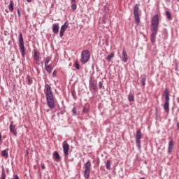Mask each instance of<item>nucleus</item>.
<instances>
[{
	"instance_id": "nucleus-1",
	"label": "nucleus",
	"mask_w": 179,
	"mask_h": 179,
	"mask_svg": "<svg viewBox=\"0 0 179 179\" xmlns=\"http://www.w3.org/2000/svg\"><path fill=\"white\" fill-rule=\"evenodd\" d=\"M159 15H155L151 20L150 41L152 44L156 43V36H157V31H159Z\"/></svg>"
},
{
	"instance_id": "nucleus-2",
	"label": "nucleus",
	"mask_w": 179,
	"mask_h": 179,
	"mask_svg": "<svg viewBox=\"0 0 179 179\" xmlns=\"http://www.w3.org/2000/svg\"><path fill=\"white\" fill-rule=\"evenodd\" d=\"M45 90L48 106L49 108H54V107H55V99L54 98V94H52L51 86L48 84H45Z\"/></svg>"
},
{
	"instance_id": "nucleus-3",
	"label": "nucleus",
	"mask_w": 179,
	"mask_h": 179,
	"mask_svg": "<svg viewBox=\"0 0 179 179\" xmlns=\"http://www.w3.org/2000/svg\"><path fill=\"white\" fill-rule=\"evenodd\" d=\"M19 48L22 57L24 58L26 57V48H24V41H23V34L22 33H20L19 36Z\"/></svg>"
},
{
	"instance_id": "nucleus-4",
	"label": "nucleus",
	"mask_w": 179,
	"mask_h": 179,
	"mask_svg": "<svg viewBox=\"0 0 179 179\" xmlns=\"http://www.w3.org/2000/svg\"><path fill=\"white\" fill-rule=\"evenodd\" d=\"M141 4H135L134 6V20L136 21V26L139 25L141 23V17H139V6Z\"/></svg>"
},
{
	"instance_id": "nucleus-5",
	"label": "nucleus",
	"mask_w": 179,
	"mask_h": 179,
	"mask_svg": "<svg viewBox=\"0 0 179 179\" xmlns=\"http://www.w3.org/2000/svg\"><path fill=\"white\" fill-rule=\"evenodd\" d=\"M90 59V51L86 50H83L81 53L80 62L83 64H87Z\"/></svg>"
},
{
	"instance_id": "nucleus-6",
	"label": "nucleus",
	"mask_w": 179,
	"mask_h": 179,
	"mask_svg": "<svg viewBox=\"0 0 179 179\" xmlns=\"http://www.w3.org/2000/svg\"><path fill=\"white\" fill-rule=\"evenodd\" d=\"M90 167H92V162H90V160H88L85 164H84V177L85 178H89L90 176Z\"/></svg>"
},
{
	"instance_id": "nucleus-7",
	"label": "nucleus",
	"mask_w": 179,
	"mask_h": 179,
	"mask_svg": "<svg viewBox=\"0 0 179 179\" xmlns=\"http://www.w3.org/2000/svg\"><path fill=\"white\" fill-rule=\"evenodd\" d=\"M141 139H142V131L141 129H138L136 133V145L138 149L141 150Z\"/></svg>"
},
{
	"instance_id": "nucleus-8",
	"label": "nucleus",
	"mask_w": 179,
	"mask_h": 179,
	"mask_svg": "<svg viewBox=\"0 0 179 179\" xmlns=\"http://www.w3.org/2000/svg\"><path fill=\"white\" fill-rule=\"evenodd\" d=\"M89 84L90 90H92L93 93H96L97 92V81L94 78H90Z\"/></svg>"
},
{
	"instance_id": "nucleus-9",
	"label": "nucleus",
	"mask_w": 179,
	"mask_h": 179,
	"mask_svg": "<svg viewBox=\"0 0 179 179\" xmlns=\"http://www.w3.org/2000/svg\"><path fill=\"white\" fill-rule=\"evenodd\" d=\"M63 152L65 157L69 156V144L66 141L63 143Z\"/></svg>"
},
{
	"instance_id": "nucleus-10",
	"label": "nucleus",
	"mask_w": 179,
	"mask_h": 179,
	"mask_svg": "<svg viewBox=\"0 0 179 179\" xmlns=\"http://www.w3.org/2000/svg\"><path fill=\"white\" fill-rule=\"evenodd\" d=\"M69 27V22L68 21L65 22L64 24L61 27L59 36L61 38L64 37L65 30Z\"/></svg>"
},
{
	"instance_id": "nucleus-11",
	"label": "nucleus",
	"mask_w": 179,
	"mask_h": 179,
	"mask_svg": "<svg viewBox=\"0 0 179 179\" xmlns=\"http://www.w3.org/2000/svg\"><path fill=\"white\" fill-rule=\"evenodd\" d=\"M10 132H11V134H13L14 136H17L16 125L13 124V121H11L10 123Z\"/></svg>"
},
{
	"instance_id": "nucleus-12",
	"label": "nucleus",
	"mask_w": 179,
	"mask_h": 179,
	"mask_svg": "<svg viewBox=\"0 0 179 179\" xmlns=\"http://www.w3.org/2000/svg\"><path fill=\"white\" fill-rule=\"evenodd\" d=\"M173 149H174V141H173V138H171L169 142L168 153H171Z\"/></svg>"
},
{
	"instance_id": "nucleus-13",
	"label": "nucleus",
	"mask_w": 179,
	"mask_h": 179,
	"mask_svg": "<svg viewBox=\"0 0 179 179\" xmlns=\"http://www.w3.org/2000/svg\"><path fill=\"white\" fill-rule=\"evenodd\" d=\"M164 96L165 97V101H170V91L169 88H166L164 91Z\"/></svg>"
},
{
	"instance_id": "nucleus-14",
	"label": "nucleus",
	"mask_w": 179,
	"mask_h": 179,
	"mask_svg": "<svg viewBox=\"0 0 179 179\" xmlns=\"http://www.w3.org/2000/svg\"><path fill=\"white\" fill-rule=\"evenodd\" d=\"M122 60L123 61V62L124 63L128 62V55L127 54V52L125 51V50H122Z\"/></svg>"
},
{
	"instance_id": "nucleus-15",
	"label": "nucleus",
	"mask_w": 179,
	"mask_h": 179,
	"mask_svg": "<svg viewBox=\"0 0 179 179\" xmlns=\"http://www.w3.org/2000/svg\"><path fill=\"white\" fill-rule=\"evenodd\" d=\"M164 110H165L166 113H169V111H170V101H165Z\"/></svg>"
},
{
	"instance_id": "nucleus-16",
	"label": "nucleus",
	"mask_w": 179,
	"mask_h": 179,
	"mask_svg": "<svg viewBox=\"0 0 179 179\" xmlns=\"http://www.w3.org/2000/svg\"><path fill=\"white\" fill-rule=\"evenodd\" d=\"M52 31L55 34H57L59 31V26L57 24H52Z\"/></svg>"
},
{
	"instance_id": "nucleus-17",
	"label": "nucleus",
	"mask_w": 179,
	"mask_h": 179,
	"mask_svg": "<svg viewBox=\"0 0 179 179\" xmlns=\"http://www.w3.org/2000/svg\"><path fill=\"white\" fill-rule=\"evenodd\" d=\"M34 58L35 61H40V53L36 50H34Z\"/></svg>"
},
{
	"instance_id": "nucleus-18",
	"label": "nucleus",
	"mask_w": 179,
	"mask_h": 179,
	"mask_svg": "<svg viewBox=\"0 0 179 179\" xmlns=\"http://www.w3.org/2000/svg\"><path fill=\"white\" fill-rule=\"evenodd\" d=\"M53 157H55L57 162H59V160H61V156L59 155V153H58V151H55L53 153Z\"/></svg>"
},
{
	"instance_id": "nucleus-19",
	"label": "nucleus",
	"mask_w": 179,
	"mask_h": 179,
	"mask_svg": "<svg viewBox=\"0 0 179 179\" xmlns=\"http://www.w3.org/2000/svg\"><path fill=\"white\" fill-rule=\"evenodd\" d=\"M45 68L48 73H51L52 72V66L51 64H46L45 65Z\"/></svg>"
},
{
	"instance_id": "nucleus-20",
	"label": "nucleus",
	"mask_w": 179,
	"mask_h": 179,
	"mask_svg": "<svg viewBox=\"0 0 179 179\" xmlns=\"http://www.w3.org/2000/svg\"><path fill=\"white\" fill-rule=\"evenodd\" d=\"M141 84L143 86H145L146 85V75L145 74H143L141 76Z\"/></svg>"
},
{
	"instance_id": "nucleus-21",
	"label": "nucleus",
	"mask_w": 179,
	"mask_h": 179,
	"mask_svg": "<svg viewBox=\"0 0 179 179\" xmlns=\"http://www.w3.org/2000/svg\"><path fill=\"white\" fill-rule=\"evenodd\" d=\"M0 179H6V173H5V169L3 168V166H2Z\"/></svg>"
},
{
	"instance_id": "nucleus-22",
	"label": "nucleus",
	"mask_w": 179,
	"mask_h": 179,
	"mask_svg": "<svg viewBox=\"0 0 179 179\" xmlns=\"http://www.w3.org/2000/svg\"><path fill=\"white\" fill-rule=\"evenodd\" d=\"M26 81H27V85H29V86H30L31 85V83H33V80L29 75H27L26 77Z\"/></svg>"
},
{
	"instance_id": "nucleus-23",
	"label": "nucleus",
	"mask_w": 179,
	"mask_h": 179,
	"mask_svg": "<svg viewBox=\"0 0 179 179\" xmlns=\"http://www.w3.org/2000/svg\"><path fill=\"white\" fill-rule=\"evenodd\" d=\"M14 5H15V3H13V1H10V4L8 6V9H9V10L10 12H13V9H14L13 6H14Z\"/></svg>"
},
{
	"instance_id": "nucleus-24",
	"label": "nucleus",
	"mask_w": 179,
	"mask_h": 179,
	"mask_svg": "<svg viewBox=\"0 0 179 179\" xmlns=\"http://www.w3.org/2000/svg\"><path fill=\"white\" fill-rule=\"evenodd\" d=\"M106 167L107 170H111V161L110 160L106 161Z\"/></svg>"
},
{
	"instance_id": "nucleus-25",
	"label": "nucleus",
	"mask_w": 179,
	"mask_h": 179,
	"mask_svg": "<svg viewBox=\"0 0 179 179\" xmlns=\"http://www.w3.org/2000/svg\"><path fill=\"white\" fill-rule=\"evenodd\" d=\"M112 58H114V52H112L110 55H108L107 56V57L106 58V59L110 62V61H111Z\"/></svg>"
},
{
	"instance_id": "nucleus-26",
	"label": "nucleus",
	"mask_w": 179,
	"mask_h": 179,
	"mask_svg": "<svg viewBox=\"0 0 179 179\" xmlns=\"http://www.w3.org/2000/svg\"><path fill=\"white\" fill-rule=\"evenodd\" d=\"M128 100L129 101H135V97L134 96V94H129L128 95Z\"/></svg>"
},
{
	"instance_id": "nucleus-27",
	"label": "nucleus",
	"mask_w": 179,
	"mask_h": 179,
	"mask_svg": "<svg viewBox=\"0 0 179 179\" xmlns=\"http://www.w3.org/2000/svg\"><path fill=\"white\" fill-rule=\"evenodd\" d=\"M1 155L3 156V157H9V154H8V151L7 150H3L1 152Z\"/></svg>"
},
{
	"instance_id": "nucleus-28",
	"label": "nucleus",
	"mask_w": 179,
	"mask_h": 179,
	"mask_svg": "<svg viewBox=\"0 0 179 179\" xmlns=\"http://www.w3.org/2000/svg\"><path fill=\"white\" fill-rule=\"evenodd\" d=\"M166 15L169 20H171V19H173V17H171V13H170V11H166Z\"/></svg>"
},
{
	"instance_id": "nucleus-29",
	"label": "nucleus",
	"mask_w": 179,
	"mask_h": 179,
	"mask_svg": "<svg viewBox=\"0 0 179 179\" xmlns=\"http://www.w3.org/2000/svg\"><path fill=\"white\" fill-rule=\"evenodd\" d=\"M74 66H75L76 69H77L78 71H79V69H80V65L79 64V62H78V61L75 62Z\"/></svg>"
},
{
	"instance_id": "nucleus-30",
	"label": "nucleus",
	"mask_w": 179,
	"mask_h": 179,
	"mask_svg": "<svg viewBox=\"0 0 179 179\" xmlns=\"http://www.w3.org/2000/svg\"><path fill=\"white\" fill-rule=\"evenodd\" d=\"M77 8H78V6L76 5V3H73V4L71 5V10H72L73 12H75V10H76Z\"/></svg>"
},
{
	"instance_id": "nucleus-31",
	"label": "nucleus",
	"mask_w": 179,
	"mask_h": 179,
	"mask_svg": "<svg viewBox=\"0 0 179 179\" xmlns=\"http://www.w3.org/2000/svg\"><path fill=\"white\" fill-rule=\"evenodd\" d=\"M50 61H51V57H47L45 58V65H48V63L50 62Z\"/></svg>"
},
{
	"instance_id": "nucleus-32",
	"label": "nucleus",
	"mask_w": 179,
	"mask_h": 179,
	"mask_svg": "<svg viewBox=\"0 0 179 179\" xmlns=\"http://www.w3.org/2000/svg\"><path fill=\"white\" fill-rule=\"evenodd\" d=\"M71 94H72L74 100H76L78 99V97H76V92H75V90L71 91Z\"/></svg>"
},
{
	"instance_id": "nucleus-33",
	"label": "nucleus",
	"mask_w": 179,
	"mask_h": 179,
	"mask_svg": "<svg viewBox=\"0 0 179 179\" xmlns=\"http://www.w3.org/2000/svg\"><path fill=\"white\" fill-rule=\"evenodd\" d=\"M72 113L74 115H79V113L76 111V107L73 108Z\"/></svg>"
},
{
	"instance_id": "nucleus-34",
	"label": "nucleus",
	"mask_w": 179,
	"mask_h": 179,
	"mask_svg": "<svg viewBox=\"0 0 179 179\" xmlns=\"http://www.w3.org/2000/svg\"><path fill=\"white\" fill-rule=\"evenodd\" d=\"M64 113H65V110H62V111L57 113V115H58V117H59V114L61 115H64Z\"/></svg>"
},
{
	"instance_id": "nucleus-35",
	"label": "nucleus",
	"mask_w": 179,
	"mask_h": 179,
	"mask_svg": "<svg viewBox=\"0 0 179 179\" xmlns=\"http://www.w3.org/2000/svg\"><path fill=\"white\" fill-rule=\"evenodd\" d=\"M99 89H102L103 88V82H99Z\"/></svg>"
},
{
	"instance_id": "nucleus-36",
	"label": "nucleus",
	"mask_w": 179,
	"mask_h": 179,
	"mask_svg": "<svg viewBox=\"0 0 179 179\" xmlns=\"http://www.w3.org/2000/svg\"><path fill=\"white\" fill-rule=\"evenodd\" d=\"M52 76H53V78H55V77L57 76V71H56V70H55V71H53V73H52Z\"/></svg>"
},
{
	"instance_id": "nucleus-37",
	"label": "nucleus",
	"mask_w": 179,
	"mask_h": 179,
	"mask_svg": "<svg viewBox=\"0 0 179 179\" xmlns=\"http://www.w3.org/2000/svg\"><path fill=\"white\" fill-rule=\"evenodd\" d=\"M17 12L19 17H20V10L19 8L17 9Z\"/></svg>"
},
{
	"instance_id": "nucleus-38",
	"label": "nucleus",
	"mask_w": 179,
	"mask_h": 179,
	"mask_svg": "<svg viewBox=\"0 0 179 179\" xmlns=\"http://www.w3.org/2000/svg\"><path fill=\"white\" fill-rule=\"evenodd\" d=\"M83 111V113H87V111H89V110H87V108H84Z\"/></svg>"
},
{
	"instance_id": "nucleus-39",
	"label": "nucleus",
	"mask_w": 179,
	"mask_h": 179,
	"mask_svg": "<svg viewBox=\"0 0 179 179\" xmlns=\"http://www.w3.org/2000/svg\"><path fill=\"white\" fill-rule=\"evenodd\" d=\"M41 168L43 169V170H45V165H44V164H43L41 165Z\"/></svg>"
},
{
	"instance_id": "nucleus-40",
	"label": "nucleus",
	"mask_w": 179,
	"mask_h": 179,
	"mask_svg": "<svg viewBox=\"0 0 179 179\" xmlns=\"http://www.w3.org/2000/svg\"><path fill=\"white\" fill-rule=\"evenodd\" d=\"M75 2H76V0H71V3H75Z\"/></svg>"
},
{
	"instance_id": "nucleus-41",
	"label": "nucleus",
	"mask_w": 179,
	"mask_h": 179,
	"mask_svg": "<svg viewBox=\"0 0 179 179\" xmlns=\"http://www.w3.org/2000/svg\"><path fill=\"white\" fill-rule=\"evenodd\" d=\"M15 179H19V176L17 175H15Z\"/></svg>"
},
{
	"instance_id": "nucleus-42",
	"label": "nucleus",
	"mask_w": 179,
	"mask_h": 179,
	"mask_svg": "<svg viewBox=\"0 0 179 179\" xmlns=\"http://www.w3.org/2000/svg\"><path fill=\"white\" fill-rule=\"evenodd\" d=\"M177 128L179 130V122H177Z\"/></svg>"
},
{
	"instance_id": "nucleus-43",
	"label": "nucleus",
	"mask_w": 179,
	"mask_h": 179,
	"mask_svg": "<svg viewBox=\"0 0 179 179\" xmlns=\"http://www.w3.org/2000/svg\"><path fill=\"white\" fill-rule=\"evenodd\" d=\"M36 62L37 65H40V62H39V60H38V61H36Z\"/></svg>"
},
{
	"instance_id": "nucleus-44",
	"label": "nucleus",
	"mask_w": 179,
	"mask_h": 179,
	"mask_svg": "<svg viewBox=\"0 0 179 179\" xmlns=\"http://www.w3.org/2000/svg\"><path fill=\"white\" fill-rule=\"evenodd\" d=\"M6 173H9V169H6Z\"/></svg>"
},
{
	"instance_id": "nucleus-45",
	"label": "nucleus",
	"mask_w": 179,
	"mask_h": 179,
	"mask_svg": "<svg viewBox=\"0 0 179 179\" xmlns=\"http://www.w3.org/2000/svg\"><path fill=\"white\" fill-rule=\"evenodd\" d=\"M99 164H100V161H99V159H98L96 164H98V166H99Z\"/></svg>"
},
{
	"instance_id": "nucleus-46",
	"label": "nucleus",
	"mask_w": 179,
	"mask_h": 179,
	"mask_svg": "<svg viewBox=\"0 0 179 179\" xmlns=\"http://www.w3.org/2000/svg\"><path fill=\"white\" fill-rule=\"evenodd\" d=\"M27 2H31V0H26Z\"/></svg>"
},
{
	"instance_id": "nucleus-47",
	"label": "nucleus",
	"mask_w": 179,
	"mask_h": 179,
	"mask_svg": "<svg viewBox=\"0 0 179 179\" xmlns=\"http://www.w3.org/2000/svg\"><path fill=\"white\" fill-rule=\"evenodd\" d=\"M177 101L179 103V97L177 98Z\"/></svg>"
},
{
	"instance_id": "nucleus-48",
	"label": "nucleus",
	"mask_w": 179,
	"mask_h": 179,
	"mask_svg": "<svg viewBox=\"0 0 179 179\" xmlns=\"http://www.w3.org/2000/svg\"><path fill=\"white\" fill-rule=\"evenodd\" d=\"M166 2H170V0H166Z\"/></svg>"
},
{
	"instance_id": "nucleus-49",
	"label": "nucleus",
	"mask_w": 179,
	"mask_h": 179,
	"mask_svg": "<svg viewBox=\"0 0 179 179\" xmlns=\"http://www.w3.org/2000/svg\"><path fill=\"white\" fill-rule=\"evenodd\" d=\"M6 12L7 13H8V10H6Z\"/></svg>"
},
{
	"instance_id": "nucleus-50",
	"label": "nucleus",
	"mask_w": 179,
	"mask_h": 179,
	"mask_svg": "<svg viewBox=\"0 0 179 179\" xmlns=\"http://www.w3.org/2000/svg\"><path fill=\"white\" fill-rule=\"evenodd\" d=\"M92 68H94V65H92Z\"/></svg>"
},
{
	"instance_id": "nucleus-51",
	"label": "nucleus",
	"mask_w": 179,
	"mask_h": 179,
	"mask_svg": "<svg viewBox=\"0 0 179 179\" xmlns=\"http://www.w3.org/2000/svg\"><path fill=\"white\" fill-rule=\"evenodd\" d=\"M141 179H145V178H141Z\"/></svg>"
},
{
	"instance_id": "nucleus-52",
	"label": "nucleus",
	"mask_w": 179,
	"mask_h": 179,
	"mask_svg": "<svg viewBox=\"0 0 179 179\" xmlns=\"http://www.w3.org/2000/svg\"><path fill=\"white\" fill-rule=\"evenodd\" d=\"M156 113H157V109H156Z\"/></svg>"
}]
</instances>
